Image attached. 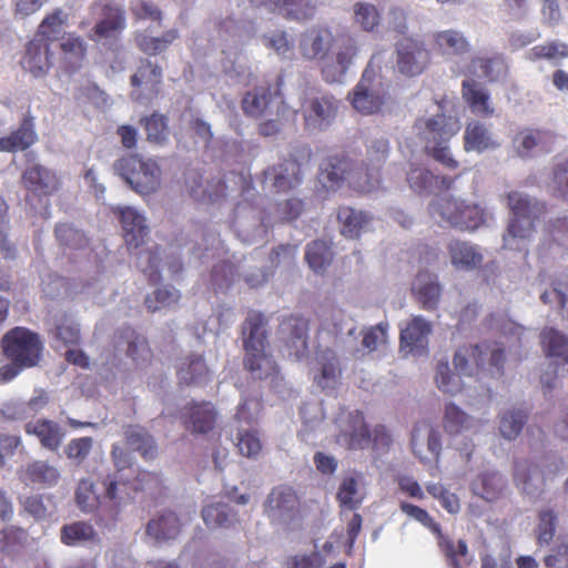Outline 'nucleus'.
Here are the masks:
<instances>
[{"mask_svg":"<svg viewBox=\"0 0 568 568\" xmlns=\"http://www.w3.org/2000/svg\"><path fill=\"white\" fill-rule=\"evenodd\" d=\"M178 38L179 31L176 29H170L161 37H150L145 32H136L135 34L138 48L149 55L164 52Z\"/></svg>","mask_w":568,"mask_h":568,"instance_id":"obj_52","label":"nucleus"},{"mask_svg":"<svg viewBox=\"0 0 568 568\" xmlns=\"http://www.w3.org/2000/svg\"><path fill=\"white\" fill-rule=\"evenodd\" d=\"M541 344L548 356L568 362V337L560 331L546 327L540 333Z\"/></svg>","mask_w":568,"mask_h":568,"instance_id":"obj_59","label":"nucleus"},{"mask_svg":"<svg viewBox=\"0 0 568 568\" xmlns=\"http://www.w3.org/2000/svg\"><path fill=\"white\" fill-rule=\"evenodd\" d=\"M216 412L211 403L192 404L183 410L187 429L193 434H207L216 423Z\"/></svg>","mask_w":568,"mask_h":568,"instance_id":"obj_33","label":"nucleus"},{"mask_svg":"<svg viewBox=\"0 0 568 568\" xmlns=\"http://www.w3.org/2000/svg\"><path fill=\"white\" fill-rule=\"evenodd\" d=\"M554 141V134L547 130L524 128L514 140V149L523 159L531 158L536 152H546Z\"/></svg>","mask_w":568,"mask_h":568,"instance_id":"obj_26","label":"nucleus"},{"mask_svg":"<svg viewBox=\"0 0 568 568\" xmlns=\"http://www.w3.org/2000/svg\"><path fill=\"white\" fill-rule=\"evenodd\" d=\"M27 434L34 435L41 445L49 450H57L65 434L62 428L54 422L48 419H39L26 425Z\"/></svg>","mask_w":568,"mask_h":568,"instance_id":"obj_42","label":"nucleus"},{"mask_svg":"<svg viewBox=\"0 0 568 568\" xmlns=\"http://www.w3.org/2000/svg\"><path fill=\"white\" fill-rule=\"evenodd\" d=\"M162 70L159 65L149 60H141L138 71L131 77V84L134 88L132 98L145 104L160 92Z\"/></svg>","mask_w":568,"mask_h":568,"instance_id":"obj_18","label":"nucleus"},{"mask_svg":"<svg viewBox=\"0 0 568 568\" xmlns=\"http://www.w3.org/2000/svg\"><path fill=\"white\" fill-rule=\"evenodd\" d=\"M358 51L357 40L353 36L339 37L334 58L327 60L323 65L324 80L328 83H343Z\"/></svg>","mask_w":568,"mask_h":568,"instance_id":"obj_14","label":"nucleus"},{"mask_svg":"<svg viewBox=\"0 0 568 568\" xmlns=\"http://www.w3.org/2000/svg\"><path fill=\"white\" fill-rule=\"evenodd\" d=\"M60 477L61 474L58 467L44 460H34L26 468L27 480L43 487L55 486Z\"/></svg>","mask_w":568,"mask_h":568,"instance_id":"obj_51","label":"nucleus"},{"mask_svg":"<svg viewBox=\"0 0 568 568\" xmlns=\"http://www.w3.org/2000/svg\"><path fill=\"white\" fill-rule=\"evenodd\" d=\"M215 26L220 40L217 47L221 48L222 53H225V49H236L239 42L245 34L244 27L241 22L231 16H226L216 18Z\"/></svg>","mask_w":568,"mask_h":568,"instance_id":"obj_46","label":"nucleus"},{"mask_svg":"<svg viewBox=\"0 0 568 568\" xmlns=\"http://www.w3.org/2000/svg\"><path fill=\"white\" fill-rule=\"evenodd\" d=\"M429 51L422 41L404 39L397 47V69L402 74H420L429 63Z\"/></svg>","mask_w":568,"mask_h":568,"instance_id":"obj_17","label":"nucleus"},{"mask_svg":"<svg viewBox=\"0 0 568 568\" xmlns=\"http://www.w3.org/2000/svg\"><path fill=\"white\" fill-rule=\"evenodd\" d=\"M388 88V83L371 61L358 83L348 93L347 100L362 115L382 114L390 102Z\"/></svg>","mask_w":568,"mask_h":568,"instance_id":"obj_5","label":"nucleus"},{"mask_svg":"<svg viewBox=\"0 0 568 568\" xmlns=\"http://www.w3.org/2000/svg\"><path fill=\"white\" fill-rule=\"evenodd\" d=\"M298 497L290 486L274 487L264 501V514L271 524L278 527L287 526L298 513Z\"/></svg>","mask_w":568,"mask_h":568,"instance_id":"obj_12","label":"nucleus"},{"mask_svg":"<svg viewBox=\"0 0 568 568\" xmlns=\"http://www.w3.org/2000/svg\"><path fill=\"white\" fill-rule=\"evenodd\" d=\"M245 367L257 379L271 377L276 371L273 357L266 352L267 335L263 314L250 312L242 325Z\"/></svg>","mask_w":568,"mask_h":568,"instance_id":"obj_3","label":"nucleus"},{"mask_svg":"<svg viewBox=\"0 0 568 568\" xmlns=\"http://www.w3.org/2000/svg\"><path fill=\"white\" fill-rule=\"evenodd\" d=\"M339 101L331 93L311 90L302 104L305 125L310 131L328 128L336 118Z\"/></svg>","mask_w":568,"mask_h":568,"instance_id":"obj_8","label":"nucleus"},{"mask_svg":"<svg viewBox=\"0 0 568 568\" xmlns=\"http://www.w3.org/2000/svg\"><path fill=\"white\" fill-rule=\"evenodd\" d=\"M184 524L175 511L163 510L148 521L145 534L154 544L169 542L180 536Z\"/></svg>","mask_w":568,"mask_h":568,"instance_id":"obj_21","label":"nucleus"},{"mask_svg":"<svg viewBox=\"0 0 568 568\" xmlns=\"http://www.w3.org/2000/svg\"><path fill=\"white\" fill-rule=\"evenodd\" d=\"M528 418L524 407H511L500 414L499 432L505 439H515L523 430Z\"/></svg>","mask_w":568,"mask_h":568,"instance_id":"obj_54","label":"nucleus"},{"mask_svg":"<svg viewBox=\"0 0 568 568\" xmlns=\"http://www.w3.org/2000/svg\"><path fill=\"white\" fill-rule=\"evenodd\" d=\"M342 367L339 359L329 347H320L316 353V366L313 372L314 383L325 392H332L341 383Z\"/></svg>","mask_w":568,"mask_h":568,"instance_id":"obj_19","label":"nucleus"},{"mask_svg":"<svg viewBox=\"0 0 568 568\" xmlns=\"http://www.w3.org/2000/svg\"><path fill=\"white\" fill-rule=\"evenodd\" d=\"M337 219L342 225L341 232L348 239H356L362 233L372 230L374 219L367 212L344 206L338 210Z\"/></svg>","mask_w":568,"mask_h":568,"instance_id":"obj_34","label":"nucleus"},{"mask_svg":"<svg viewBox=\"0 0 568 568\" xmlns=\"http://www.w3.org/2000/svg\"><path fill=\"white\" fill-rule=\"evenodd\" d=\"M447 250L450 263L456 270L470 272L480 267L484 262L480 247L470 242L454 240L449 242Z\"/></svg>","mask_w":568,"mask_h":568,"instance_id":"obj_29","label":"nucleus"},{"mask_svg":"<svg viewBox=\"0 0 568 568\" xmlns=\"http://www.w3.org/2000/svg\"><path fill=\"white\" fill-rule=\"evenodd\" d=\"M428 214L440 226L470 233L494 221V213L484 202L454 195H442L432 200Z\"/></svg>","mask_w":568,"mask_h":568,"instance_id":"obj_1","label":"nucleus"},{"mask_svg":"<svg viewBox=\"0 0 568 568\" xmlns=\"http://www.w3.org/2000/svg\"><path fill=\"white\" fill-rule=\"evenodd\" d=\"M433 39L436 50L446 58L467 54L471 49V44L465 34L456 29L436 31Z\"/></svg>","mask_w":568,"mask_h":568,"instance_id":"obj_35","label":"nucleus"},{"mask_svg":"<svg viewBox=\"0 0 568 568\" xmlns=\"http://www.w3.org/2000/svg\"><path fill=\"white\" fill-rule=\"evenodd\" d=\"M308 322L303 317H290L280 325V338L284 343L283 354L300 361L308 352Z\"/></svg>","mask_w":568,"mask_h":568,"instance_id":"obj_15","label":"nucleus"},{"mask_svg":"<svg viewBox=\"0 0 568 568\" xmlns=\"http://www.w3.org/2000/svg\"><path fill=\"white\" fill-rule=\"evenodd\" d=\"M74 499L78 508L84 514H90L98 508H103L102 498L97 494L95 485L90 478L79 480Z\"/></svg>","mask_w":568,"mask_h":568,"instance_id":"obj_57","label":"nucleus"},{"mask_svg":"<svg viewBox=\"0 0 568 568\" xmlns=\"http://www.w3.org/2000/svg\"><path fill=\"white\" fill-rule=\"evenodd\" d=\"M93 10H101V20L89 37L95 42L114 41L126 28L125 11L119 4L94 3Z\"/></svg>","mask_w":568,"mask_h":568,"instance_id":"obj_16","label":"nucleus"},{"mask_svg":"<svg viewBox=\"0 0 568 568\" xmlns=\"http://www.w3.org/2000/svg\"><path fill=\"white\" fill-rule=\"evenodd\" d=\"M262 41L265 48L273 50L281 59L292 60L294 58L295 43L287 32L271 31L263 36Z\"/></svg>","mask_w":568,"mask_h":568,"instance_id":"obj_61","label":"nucleus"},{"mask_svg":"<svg viewBox=\"0 0 568 568\" xmlns=\"http://www.w3.org/2000/svg\"><path fill=\"white\" fill-rule=\"evenodd\" d=\"M452 102L447 99L434 101L415 121L414 130L425 144L424 148L448 143L460 130L456 114L452 112Z\"/></svg>","mask_w":568,"mask_h":568,"instance_id":"obj_4","label":"nucleus"},{"mask_svg":"<svg viewBox=\"0 0 568 568\" xmlns=\"http://www.w3.org/2000/svg\"><path fill=\"white\" fill-rule=\"evenodd\" d=\"M463 98L476 115L489 118L495 109L490 103L489 92L475 79H465L462 88Z\"/></svg>","mask_w":568,"mask_h":568,"instance_id":"obj_37","label":"nucleus"},{"mask_svg":"<svg viewBox=\"0 0 568 568\" xmlns=\"http://www.w3.org/2000/svg\"><path fill=\"white\" fill-rule=\"evenodd\" d=\"M412 449L422 463L437 462L442 452L439 432L426 422L416 424L412 434Z\"/></svg>","mask_w":568,"mask_h":568,"instance_id":"obj_20","label":"nucleus"},{"mask_svg":"<svg viewBox=\"0 0 568 568\" xmlns=\"http://www.w3.org/2000/svg\"><path fill=\"white\" fill-rule=\"evenodd\" d=\"M21 65L34 78L44 77L52 65L48 42L38 37L31 40L27 45Z\"/></svg>","mask_w":568,"mask_h":568,"instance_id":"obj_31","label":"nucleus"},{"mask_svg":"<svg viewBox=\"0 0 568 568\" xmlns=\"http://www.w3.org/2000/svg\"><path fill=\"white\" fill-rule=\"evenodd\" d=\"M202 519L210 529L230 528L237 521V515L229 504L211 501L203 507Z\"/></svg>","mask_w":568,"mask_h":568,"instance_id":"obj_43","label":"nucleus"},{"mask_svg":"<svg viewBox=\"0 0 568 568\" xmlns=\"http://www.w3.org/2000/svg\"><path fill=\"white\" fill-rule=\"evenodd\" d=\"M235 176L225 180L223 176H203L195 170L185 174V186L190 195L200 202H215L234 191Z\"/></svg>","mask_w":568,"mask_h":568,"instance_id":"obj_13","label":"nucleus"},{"mask_svg":"<svg viewBox=\"0 0 568 568\" xmlns=\"http://www.w3.org/2000/svg\"><path fill=\"white\" fill-rule=\"evenodd\" d=\"M336 443L349 450H362L372 444L364 416L358 410H342L335 419Z\"/></svg>","mask_w":568,"mask_h":568,"instance_id":"obj_10","label":"nucleus"},{"mask_svg":"<svg viewBox=\"0 0 568 568\" xmlns=\"http://www.w3.org/2000/svg\"><path fill=\"white\" fill-rule=\"evenodd\" d=\"M443 425L447 434L457 436L466 432H476L479 426V420L450 402L445 406Z\"/></svg>","mask_w":568,"mask_h":568,"instance_id":"obj_40","label":"nucleus"},{"mask_svg":"<svg viewBox=\"0 0 568 568\" xmlns=\"http://www.w3.org/2000/svg\"><path fill=\"white\" fill-rule=\"evenodd\" d=\"M26 187L37 195H49L58 189L55 174L40 165L29 166L22 174Z\"/></svg>","mask_w":568,"mask_h":568,"instance_id":"obj_38","label":"nucleus"},{"mask_svg":"<svg viewBox=\"0 0 568 568\" xmlns=\"http://www.w3.org/2000/svg\"><path fill=\"white\" fill-rule=\"evenodd\" d=\"M456 372L464 376L476 375L485 368L484 351L479 345L459 347L453 358Z\"/></svg>","mask_w":568,"mask_h":568,"instance_id":"obj_41","label":"nucleus"},{"mask_svg":"<svg viewBox=\"0 0 568 568\" xmlns=\"http://www.w3.org/2000/svg\"><path fill=\"white\" fill-rule=\"evenodd\" d=\"M51 334L54 341L63 345L78 344L80 341V327L78 322L70 315L62 313L53 321Z\"/></svg>","mask_w":568,"mask_h":568,"instance_id":"obj_56","label":"nucleus"},{"mask_svg":"<svg viewBox=\"0 0 568 568\" xmlns=\"http://www.w3.org/2000/svg\"><path fill=\"white\" fill-rule=\"evenodd\" d=\"M2 348L10 361L33 367L41 359L43 343L32 331L14 327L2 337Z\"/></svg>","mask_w":568,"mask_h":568,"instance_id":"obj_7","label":"nucleus"},{"mask_svg":"<svg viewBox=\"0 0 568 568\" xmlns=\"http://www.w3.org/2000/svg\"><path fill=\"white\" fill-rule=\"evenodd\" d=\"M115 171L125 182L141 194L155 192L161 184V170L151 159H142L136 154L123 156L114 164Z\"/></svg>","mask_w":568,"mask_h":568,"instance_id":"obj_6","label":"nucleus"},{"mask_svg":"<svg viewBox=\"0 0 568 568\" xmlns=\"http://www.w3.org/2000/svg\"><path fill=\"white\" fill-rule=\"evenodd\" d=\"M504 487L505 480L503 476L493 470L480 474L471 484L473 493L487 501L496 499Z\"/></svg>","mask_w":568,"mask_h":568,"instance_id":"obj_50","label":"nucleus"},{"mask_svg":"<svg viewBox=\"0 0 568 568\" xmlns=\"http://www.w3.org/2000/svg\"><path fill=\"white\" fill-rule=\"evenodd\" d=\"M367 495L365 477L359 473H349L342 477L336 499L339 506L348 509H357Z\"/></svg>","mask_w":568,"mask_h":568,"instance_id":"obj_27","label":"nucleus"},{"mask_svg":"<svg viewBox=\"0 0 568 568\" xmlns=\"http://www.w3.org/2000/svg\"><path fill=\"white\" fill-rule=\"evenodd\" d=\"M409 186L417 193L429 194L438 186V178L429 170L410 164L407 173Z\"/></svg>","mask_w":568,"mask_h":568,"instance_id":"obj_64","label":"nucleus"},{"mask_svg":"<svg viewBox=\"0 0 568 568\" xmlns=\"http://www.w3.org/2000/svg\"><path fill=\"white\" fill-rule=\"evenodd\" d=\"M271 93L267 88H256L247 92L242 100L243 111L254 118L267 116L271 114Z\"/></svg>","mask_w":568,"mask_h":568,"instance_id":"obj_55","label":"nucleus"},{"mask_svg":"<svg viewBox=\"0 0 568 568\" xmlns=\"http://www.w3.org/2000/svg\"><path fill=\"white\" fill-rule=\"evenodd\" d=\"M128 446L140 453L144 459H152L156 456L158 448L153 437L140 426H130L125 430Z\"/></svg>","mask_w":568,"mask_h":568,"instance_id":"obj_53","label":"nucleus"},{"mask_svg":"<svg viewBox=\"0 0 568 568\" xmlns=\"http://www.w3.org/2000/svg\"><path fill=\"white\" fill-rule=\"evenodd\" d=\"M500 146L490 129L478 120H471L464 131V149L467 152L483 153Z\"/></svg>","mask_w":568,"mask_h":568,"instance_id":"obj_30","label":"nucleus"},{"mask_svg":"<svg viewBox=\"0 0 568 568\" xmlns=\"http://www.w3.org/2000/svg\"><path fill=\"white\" fill-rule=\"evenodd\" d=\"M516 485L527 495H535L544 486V476L537 466H532L525 460L515 464Z\"/></svg>","mask_w":568,"mask_h":568,"instance_id":"obj_47","label":"nucleus"},{"mask_svg":"<svg viewBox=\"0 0 568 568\" xmlns=\"http://www.w3.org/2000/svg\"><path fill=\"white\" fill-rule=\"evenodd\" d=\"M548 187L558 196L568 200V153L555 159Z\"/></svg>","mask_w":568,"mask_h":568,"instance_id":"obj_62","label":"nucleus"},{"mask_svg":"<svg viewBox=\"0 0 568 568\" xmlns=\"http://www.w3.org/2000/svg\"><path fill=\"white\" fill-rule=\"evenodd\" d=\"M305 257L314 272L322 273L331 264L333 252L326 242L313 241L307 245Z\"/></svg>","mask_w":568,"mask_h":568,"instance_id":"obj_63","label":"nucleus"},{"mask_svg":"<svg viewBox=\"0 0 568 568\" xmlns=\"http://www.w3.org/2000/svg\"><path fill=\"white\" fill-rule=\"evenodd\" d=\"M351 170H354V160L332 156L322 165L321 182L327 190L338 189L344 182L348 183Z\"/></svg>","mask_w":568,"mask_h":568,"instance_id":"obj_36","label":"nucleus"},{"mask_svg":"<svg viewBox=\"0 0 568 568\" xmlns=\"http://www.w3.org/2000/svg\"><path fill=\"white\" fill-rule=\"evenodd\" d=\"M113 212L119 215L124 231V241L129 247L139 248L149 234L143 214L133 206H116Z\"/></svg>","mask_w":568,"mask_h":568,"instance_id":"obj_24","label":"nucleus"},{"mask_svg":"<svg viewBox=\"0 0 568 568\" xmlns=\"http://www.w3.org/2000/svg\"><path fill=\"white\" fill-rule=\"evenodd\" d=\"M210 375V369L202 356L193 355L181 361L178 367V376L184 384H202Z\"/></svg>","mask_w":568,"mask_h":568,"instance_id":"obj_49","label":"nucleus"},{"mask_svg":"<svg viewBox=\"0 0 568 568\" xmlns=\"http://www.w3.org/2000/svg\"><path fill=\"white\" fill-rule=\"evenodd\" d=\"M348 185L357 192L371 193L381 186L379 172L366 162L354 160V170L348 175Z\"/></svg>","mask_w":568,"mask_h":568,"instance_id":"obj_44","label":"nucleus"},{"mask_svg":"<svg viewBox=\"0 0 568 568\" xmlns=\"http://www.w3.org/2000/svg\"><path fill=\"white\" fill-rule=\"evenodd\" d=\"M274 210L275 213L273 217L268 215L261 217L260 225L253 230H251V227L242 220H239L236 222L237 234L242 241L245 243H255L263 240L267 229L273 222H290L297 219L304 210V203L297 197H288L286 200L278 201L274 206Z\"/></svg>","mask_w":568,"mask_h":568,"instance_id":"obj_9","label":"nucleus"},{"mask_svg":"<svg viewBox=\"0 0 568 568\" xmlns=\"http://www.w3.org/2000/svg\"><path fill=\"white\" fill-rule=\"evenodd\" d=\"M102 484L104 486L103 508L110 515H114L122 504H126L132 498L128 483L114 474L106 476Z\"/></svg>","mask_w":568,"mask_h":568,"instance_id":"obj_39","label":"nucleus"},{"mask_svg":"<svg viewBox=\"0 0 568 568\" xmlns=\"http://www.w3.org/2000/svg\"><path fill=\"white\" fill-rule=\"evenodd\" d=\"M265 179L276 190L286 192L295 189L302 182V165L292 159L285 160L265 172Z\"/></svg>","mask_w":568,"mask_h":568,"instance_id":"obj_28","label":"nucleus"},{"mask_svg":"<svg viewBox=\"0 0 568 568\" xmlns=\"http://www.w3.org/2000/svg\"><path fill=\"white\" fill-rule=\"evenodd\" d=\"M463 376L458 372L454 373L452 371L447 359L437 362L434 379L442 393L452 396L459 394L464 389Z\"/></svg>","mask_w":568,"mask_h":568,"instance_id":"obj_48","label":"nucleus"},{"mask_svg":"<svg viewBox=\"0 0 568 568\" xmlns=\"http://www.w3.org/2000/svg\"><path fill=\"white\" fill-rule=\"evenodd\" d=\"M36 141V133L28 123L18 130L0 138V152L16 153L31 146Z\"/></svg>","mask_w":568,"mask_h":568,"instance_id":"obj_58","label":"nucleus"},{"mask_svg":"<svg viewBox=\"0 0 568 568\" xmlns=\"http://www.w3.org/2000/svg\"><path fill=\"white\" fill-rule=\"evenodd\" d=\"M442 291L443 287L438 282V276L428 271L419 272L412 284V294L414 298L417 301L419 306L427 312L437 310L442 297Z\"/></svg>","mask_w":568,"mask_h":568,"instance_id":"obj_23","label":"nucleus"},{"mask_svg":"<svg viewBox=\"0 0 568 568\" xmlns=\"http://www.w3.org/2000/svg\"><path fill=\"white\" fill-rule=\"evenodd\" d=\"M334 36L326 28L313 27L301 33L298 50L306 60L323 59L331 50Z\"/></svg>","mask_w":568,"mask_h":568,"instance_id":"obj_22","label":"nucleus"},{"mask_svg":"<svg viewBox=\"0 0 568 568\" xmlns=\"http://www.w3.org/2000/svg\"><path fill=\"white\" fill-rule=\"evenodd\" d=\"M433 324L422 315H415L400 324L399 352L404 357H423L429 353Z\"/></svg>","mask_w":568,"mask_h":568,"instance_id":"obj_11","label":"nucleus"},{"mask_svg":"<svg viewBox=\"0 0 568 568\" xmlns=\"http://www.w3.org/2000/svg\"><path fill=\"white\" fill-rule=\"evenodd\" d=\"M526 59L535 62L541 59L554 63L568 57V44L561 41H549L535 45L526 52Z\"/></svg>","mask_w":568,"mask_h":568,"instance_id":"obj_60","label":"nucleus"},{"mask_svg":"<svg viewBox=\"0 0 568 568\" xmlns=\"http://www.w3.org/2000/svg\"><path fill=\"white\" fill-rule=\"evenodd\" d=\"M98 539V532L94 527L84 520L65 524L60 529V540L62 544L77 547L87 542H94Z\"/></svg>","mask_w":568,"mask_h":568,"instance_id":"obj_45","label":"nucleus"},{"mask_svg":"<svg viewBox=\"0 0 568 568\" xmlns=\"http://www.w3.org/2000/svg\"><path fill=\"white\" fill-rule=\"evenodd\" d=\"M257 8H265L270 12H276L287 19L304 21L315 14L313 0H250Z\"/></svg>","mask_w":568,"mask_h":568,"instance_id":"obj_25","label":"nucleus"},{"mask_svg":"<svg viewBox=\"0 0 568 568\" xmlns=\"http://www.w3.org/2000/svg\"><path fill=\"white\" fill-rule=\"evenodd\" d=\"M508 67L499 54L475 55L469 65L468 73L475 78L499 81L507 74Z\"/></svg>","mask_w":568,"mask_h":568,"instance_id":"obj_32","label":"nucleus"},{"mask_svg":"<svg viewBox=\"0 0 568 568\" xmlns=\"http://www.w3.org/2000/svg\"><path fill=\"white\" fill-rule=\"evenodd\" d=\"M507 205L511 212L507 230L504 234V247L514 251L526 250L534 232L535 223L545 211L538 200L521 192H510Z\"/></svg>","mask_w":568,"mask_h":568,"instance_id":"obj_2","label":"nucleus"}]
</instances>
